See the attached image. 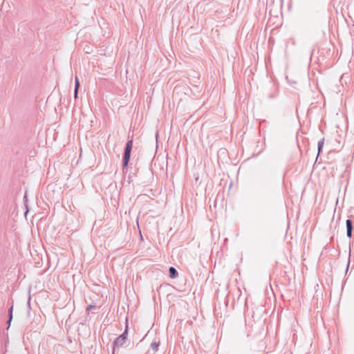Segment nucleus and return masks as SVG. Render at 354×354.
I'll return each mask as SVG.
<instances>
[{
  "label": "nucleus",
  "mask_w": 354,
  "mask_h": 354,
  "mask_svg": "<svg viewBox=\"0 0 354 354\" xmlns=\"http://www.w3.org/2000/svg\"><path fill=\"white\" fill-rule=\"evenodd\" d=\"M158 346H159V342H153L151 344L150 348L151 350L153 351V352H156L158 350Z\"/></svg>",
  "instance_id": "nucleus-6"
},
{
  "label": "nucleus",
  "mask_w": 354,
  "mask_h": 354,
  "mask_svg": "<svg viewBox=\"0 0 354 354\" xmlns=\"http://www.w3.org/2000/svg\"><path fill=\"white\" fill-rule=\"evenodd\" d=\"M127 334H128V330H127V327L126 328L125 330L123 332V333L122 335H120L114 342L113 343V347H114V351H115L117 348L122 346L126 340H127Z\"/></svg>",
  "instance_id": "nucleus-1"
},
{
  "label": "nucleus",
  "mask_w": 354,
  "mask_h": 354,
  "mask_svg": "<svg viewBox=\"0 0 354 354\" xmlns=\"http://www.w3.org/2000/svg\"><path fill=\"white\" fill-rule=\"evenodd\" d=\"M156 140L158 139V133H156Z\"/></svg>",
  "instance_id": "nucleus-11"
},
{
  "label": "nucleus",
  "mask_w": 354,
  "mask_h": 354,
  "mask_svg": "<svg viewBox=\"0 0 354 354\" xmlns=\"http://www.w3.org/2000/svg\"><path fill=\"white\" fill-rule=\"evenodd\" d=\"M169 272L171 278H176L178 276V272L174 267L169 268Z\"/></svg>",
  "instance_id": "nucleus-5"
},
{
  "label": "nucleus",
  "mask_w": 354,
  "mask_h": 354,
  "mask_svg": "<svg viewBox=\"0 0 354 354\" xmlns=\"http://www.w3.org/2000/svg\"><path fill=\"white\" fill-rule=\"evenodd\" d=\"M132 147H133L132 140H129L126 145V147L124 149V156H123V165L124 167L127 166L128 162L129 161Z\"/></svg>",
  "instance_id": "nucleus-2"
},
{
  "label": "nucleus",
  "mask_w": 354,
  "mask_h": 354,
  "mask_svg": "<svg viewBox=\"0 0 354 354\" xmlns=\"http://www.w3.org/2000/svg\"><path fill=\"white\" fill-rule=\"evenodd\" d=\"M12 310H13V307L11 306L10 308L9 309V310H8L9 319L8 321V323L9 324H10V322H11V321L12 319Z\"/></svg>",
  "instance_id": "nucleus-7"
},
{
  "label": "nucleus",
  "mask_w": 354,
  "mask_h": 354,
  "mask_svg": "<svg viewBox=\"0 0 354 354\" xmlns=\"http://www.w3.org/2000/svg\"><path fill=\"white\" fill-rule=\"evenodd\" d=\"M323 145H324V139L319 140V142H318V151H319V153L320 152L321 149L323 147Z\"/></svg>",
  "instance_id": "nucleus-8"
},
{
  "label": "nucleus",
  "mask_w": 354,
  "mask_h": 354,
  "mask_svg": "<svg viewBox=\"0 0 354 354\" xmlns=\"http://www.w3.org/2000/svg\"><path fill=\"white\" fill-rule=\"evenodd\" d=\"M75 86L74 95H75V97L77 98V93H78V88L80 87V82H79L78 77L77 75H75Z\"/></svg>",
  "instance_id": "nucleus-4"
},
{
  "label": "nucleus",
  "mask_w": 354,
  "mask_h": 354,
  "mask_svg": "<svg viewBox=\"0 0 354 354\" xmlns=\"http://www.w3.org/2000/svg\"><path fill=\"white\" fill-rule=\"evenodd\" d=\"M115 351H114V347L113 348V353L112 354H115Z\"/></svg>",
  "instance_id": "nucleus-10"
},
{
  "label": "nucleus",
  "mask_w": 354,
  "mask_h": 354,
  "mask_svg": "<svg viewBox=\"0 0 354 354\" xmlns=\"http://www.w3.org/2000/svg\"><path fill=\"white\" fill-rule=\"evenodd\" d=\"M352 230H353L352 221L350 219H347L346 220V235L348 237H351Z\"/></svg>",
  "instance_id": "nucleus-3"
},
{
  "label": "nucleus",
  "mask_w": 354,
  "mask_h": 354,
  "mask_svg": "<svg viewBox=\"0 0 354 354\" xmlns=\"http://www.w3.org/2000/svg\"><path fill=\"white\" fill-rule=\"evenodd\" d=\"M93 308V306L90 305L88 306L87 310H88L90 309H92Z\"/></svg>",
  "instance_id": "nucleus-9"
}]
</instances>
